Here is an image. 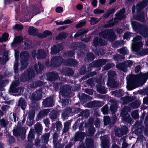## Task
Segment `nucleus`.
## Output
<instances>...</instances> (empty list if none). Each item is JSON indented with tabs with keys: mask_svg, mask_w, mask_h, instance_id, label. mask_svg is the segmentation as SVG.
<instances>
[{
	"mask_svg": "<svg viewBox=\"0 0 148 148\" xmlns=\"http://www.w3.org/2000/svg\"><path fill=\"white\" fill-rule=\"evenodd\" d=\"M133 118L135 119L138 118V111L135 110L131 114Z\"/></svg>",
	"mask_w": 148,
	"mask_h": 148,
	"instance_id": "nucleus-46",
	"label": "nucleus"
},
{
	"mask_svg": "<svg viewBox=\"0 0 148 148\" xmlns=\"http://www.w3.org/2000/svg\"><path fill=\"white\" fill-rule=\"evenodd\" d=\"M34 138V135L33 133L32 132H29V134L28 136V139L29 141L30 142V145H28L27 147L30 148L33 145V144L31 142L32 140Z\"/></svg>",
	"mask_w": 148,
	"mask_h": 148,
	"instance_id": "nucleus-24",
	"label": "nucleus"
},
{
	"mask_svg": "<svg viewBox=\"0 0 148 148\" xmlns=\"http://www.w3.org/2000/svg\"><path fill=\"white\" fill-rule=\"evenodd\" d=\"M86 22L84 21H81L76 25L75 27L76 28L80 27L86 24Z\"/></svg>",
	"mask_w": 148,
	"mask_h": 148,
	"instance_id": "nucleus-48",
	"label": "nucleus"
},
{
	"mask_svg": "<svg viewBox=\"0 0 148 148\" xmlns=\"http://www.w3.org/2000/svg\"><path fill=\"white\" fill-rule=\"evenodd\" d=\"M43 104L45 107H49L52 106L53 105V100L51 97L48 98L43 102Z\"/></svg>",
	"mask_w": 148,
	"mask_h": 148,
	"instance_id": "nucleus-14",
	"label": "nucleus"
},
{
	"mask_svg": "<svg viewBox=\"0 0 148 148\" xmlns=\"http://www.w3.org/2000/svg\"><path fill=\"white\" fill-rule=\"evenodd\" d=\"M109 141L108 139L105 140H103L102 142L101 147L102 148H108L109 147V145L108 144Z\"/></svg>",
	"mask_w": 148,
	"mask_h": 148,
	"instance_id": "nucleus-32",
	"label": "nucleus"
},
{
	"mask_svg": "<svg viewBox=\"0 0 148 148\" xmlns=\"http://www.w3.org/2000/svg\"><path fill=\"white\" fill-rule=\"evenodd\" d=\"M129 111L128 110V108L127 106H125L122 109L121 115L122 117V119L126 121H128L130 119V115L127 114L128 111Z\"/></svg>",
	"mask_w": 148,
	"mask_h": 148,
	"instance_id": "nucleus-8",
	"label": "nucleus"
},
{
	"mask_svg": "<svg viewBox=\"0 0 148 148\" xmlns=\"http://www.w3.org/2000/svg\"><path fill=\"white\" fill-rule=\"evenodd\" d=\"M42 98L41 92L40 90H37L34 92L32 95L31 98L33 102L40 100Z\"/></svg>",
	"mask_w": 148,
	"mask_h": 148,
	"instance_id": "nucleus-10",
	"label": "nucleus"
},
{
	"mask_svg": "<svg viewBox=\"0 0 148 148\" xmlns=\"http://www.w3.org/2000/svg\"><path fill=\"white\" fill-rule=\"evenodd\" d=\"M9 108V106H8L7 105H4L2 106V109L3 110L5 111L7 110Z\"/></svg>",
	"mask_w": 148,
	"mask_h": 148,
	"instance_id": "nucleus-60",
	"label": "nucleus"
},
{
	"mask_svg": "<svg viewBox=\"0 0 148 148\" xmlns=\"http://www.w3.org/2000/svg\"><path fill=\"white\" fill-rule=\"evenodd\" d=\"M104 122L105 125L108 124L110 121V119L108 116H105L104 117Z\"/></svg>",
	"mask_w": 148,
	"mask_h": 148,
	"instance_id": "nucleus-51",
	"label": "nucleus"
},
{
	"mask_svg": "<svg viewBox=\"0 0 148 148\" xmlns=\"http://www.w3.org/2000/svg\"><path fill=\"white\" fill-rule=\"evenodd\" d=\"M50 134L47 133L45 134L42 137V139L44 140L45 142H47L49 139Z\"/></svg>",
	"mask_w": 148,
	"mask_h": 148,
	"instance_id": "nucleus-49",
	"label": "nucleus"
},
{
	"mask_svg": "<svg viewBox=\"0 0 148 148\" xmlns=\"http://www.w3.org/2000/svg\"><path fill=\"white\" fill-rule=\"evenodd\" d=\"M51 34V32L48 30L45 31L43 34H39L38 36L39 37L43 38H44L46 37L47 36H50Z\"/></svg>",
	"mask_w": 148,
	"mask_h": 148,
	"instance_id": "nucleus-23",
	"label": "nucleus"
},
{
	"mask_svg": "<svg viewBox=\"0 0 148 148\" xmlns=\"http://www.w3.org/2000/svg\"><path fill=\"white\" fill-rule=\"evenodd\" d=\"M148 78V73H140L137 76L129 75L127 77V87L129 90H132L138 87V84L140 83L144 84Z\"/></svg>",
	"mask_w": 148,
	"mask_h": 148,
	"instance_id": "nucleus-1",
	"label": "nucleus"
},
{
	"mask_svg": "<svg viewBox=\"0 0 148 148\" xmlns=\"http://www.w3.org/2000/svg\"><path fill=\"white\" fill-rule=\"evenodd\" d=\"M69 100H63L62 101V105L63 106H64L65 105H67L69 103H68L67 102Z\"/></svg>",
	"mask_w": 148,
	"mask_h": 148,
	"instance_id": "nucleus-59",
	"label": "nucleus"
},
{
	"mask_svg": "<svg viewBox=\"0 0 148 148\" xmlns=\"http://www.w3.org/2000/svg\"><path fill=\"white\" fill-rule=\"evenodd\" d=\"M63 49L62 44H58L53 45L51 48V53L52 54L56 53Z\"/></svg>",
	"mask_w": 148,
	"mask_h": 148,
	"instance_id": "nucleus-12",
	"label": "nucleus"
},
{
	"mask_svg": "<svg viewBox=\"0 0 148 148\" xmlns=\"http://www.w3.org/2000/svg\"><path fill=\"white\" fill-rule=\"evenodd\" d=\"M38 32V30L32 26H30L28 30V32L29 34L33 36L36 35Z\"/></svg>",
	"mask_w": 148,
	"mask_h": 148,
	"instance_id": "nucleus-19",
	"label": "nucleus"
},
{
	"mask_svg": "<svg viewBox=\"0 0 148 148\" xmlns=\"http://www.w3.org/2000/svg\"><path fill=\"white\" fill-rule=\"evenodd\" d=\"M50 110L49 109H45L40 112L38 114V116L39 117H42L46 115L49 112Z\"/></svg>",
	"mask_w": 148,
	"mask_h": 148,
	"instance_id": "nucleus-25",
	"label": "nucleus"
},
{
	"mask_svg": "<svg viewBox=\"0 0 148 148\" xmlns=\"http://www.w3.org/2000/svg\"><path fill=\"white\" fill-rule=\"evenodd\" d=\"M8 121L3 119H0V129L3 127H5L8 124Z\"/></svg>",
	"mask_w": 148,
	"mask_h": 148,
	"instance_id": "nucleus-20",
	"label": "nucleus"
},
{
	"mask_svg": "<svg viewBox=\"0 0 148 148\" xmlns=\"http://www.w3.org/2000/svg\"><path fill=\"white\" fill-rule=\"evenodd\" d=\"M84 137V134L83 132H80L76 133L75 138V140H81Z\"/></svg>",
	"mask_w": 148,
	"mask_h": 148,
	"instance_id": "nucleus-16",
	"label": "nucleus"
},
{
	"mask_svg": "<svg viewBox=\"0 0 148 148\" xmlns=\"http://www.w3.org/2000/svg\"><path fill=\"white\" fill-rule=\"evenodd\" d=\"M148 53V49L143 50L141 52H140V55L141 56H143L147 54Z\"/></svg>",
	"mask_w": 148,
	"mask_h": 148,
	"instance_id": "nucleus-53",
	"label": "nucleus"
},
{
	"mask_svg": "<svg viewBox=\"0 0 148 148\" xmlns=\"http://www.w3.org/2000/svg\"><path fill=\"white\" fill-rule=\"evenodd\" d=\"M86 92L90 95H92L93 94V91L91 89H87L86 90Z\"/></svg>",
	"mask_w": 148,
	"mask_h": 148,
	"instance_id": "nucleus-58",
	"label": "nucleus"
},
{
	"mask_svg": "<svg viewBox=\"0 0 148 148\" xmlns=\"http://www.w3.org/2000/svg\"><path fill=\"white\" fill-rule=\"evenodd\" d=\"M77 8L78 10H81L83 8V6L81 4H78L77 6Z\"/></svg>",
	"mask_w": 148,
	"mask_h": 148,
	"instance_id": "nucleus-62",
	"label": "nucleus"
},
{
	"mask_svg": "<svg viewBox=\"0 0 148 148\" xmlns=\"http://www.w3.org/2000/svg\"><path fill=\"white\" fill-rule=\"evenodd\" d=\"M86 143L88 145L90 144L92 145L93 143V140L90 138H88L86 140Z\"/></svg>",
	"mask_w": 148,
	"mask_h": 148,
	"instance_id": "nucleus-55",
	"label": "nucleus"
},
{
	"mask_svg": "<svg viewBox=\"0 0 148 148\" xmlns=\"http://www.w3.org/2000/svg\"><path fill=\"white\" fill-rule=\"evenodd\" d=\"M97 90L98 92L102 94H105L106 92V90L104 86H98Z\"/></svg>",
	"mask_w": 148,
	"mask_h": 148,
	"instance_id": "nucleus-33",
	"label": "nucleus"
},
{
	"mask_svg": "<svg viewBox=\"0 0 148 148\" xmlns=\"http://www.w3.org/2000/svg\"><path fill=\"white\" fill-rule=\"evenodd\" d=\"M43 65L40 63H36L34 66V69L37 73H40L42 69Z\"/></svg>",
	"mask_w": 148,
	"mask_h": 148,
	"instance_id": "nucleus-21",
	"label": "nucleus"
},
{
	"mask_svg": "<svg viewBox=\"0 0 148 148\" xmlns=\"http://www.w3.org/2000/svg\"><path fill=\"white\" fill-rule=\"evenodd\" d=\"M117 105L116 104L114 105H112L110 107V109L111 112L113 113L116 111L117 108Z\"/></svg>",
	"mask_w": 148,
	"mask_h": 148,
	"instance_id": "nucleus-44",
	"label": "nucleus"
},
{
	"mask_svg": "<svg viewBox=\"0 0 148 148\" xmlns=\"http://www.w3.org/2000/svg\"><path fill=\"white\" fill-rule=\"evenodd\" d=\"M99 36L101 37H102L111 41H113L116 38V35L111 30H106L100 33Z\"/></svg>",
	"mask_w": 148,
	"mask_h": 148,
	"instance_id": "nucleus-3",
	"label": "nucleus"
},
{
	"mask_svg": "<svg viewBox=\"0 0 148 148\" xmlns=\"http://www.w3.org/2000/svg\"><path fill=\"white\" fill-rule=\"evenodd\" d=\"M115 134L117 136L121 137L123 134V133L118 128L115 131Z\"/></svg>",
	"mask_w": 148,
	"mask_h": 148,
	"instance_id": "nucleus-47",
	"label": "nucleus"
},
{
	"mask_svg": "<svg viewBox=\"0 0 148 148\" xmlns=\"http://www.w3.org/2000/svg\"><path fill=\"white\" fill-rule=\"evenodd\" d=\"M29 55L28 53L26 51L22 52L20 55L21 67V70L25 68L27 65V61L29 59Z\"/></svg>",
	"mask_w": 148,
	"mask_h": 148,
	"instance_id": "nucleus-6",
	"label": "nucleus"
},
{
	"mask_svg": "<svg viewBox=\"0 0 148 148\" xmlns=\"http://www.w3.org/2000/svg\"><path fill=\"white\" fill-rule=\"evenodd\" d=\"M100 121L99 120H97L95 122V125L96 127H98L100 126Z\"/></svg>",
	"mask_w": 148,
	"mask_h": 148,
	"instance_id": "nucleus-64",
	"label": "nucleus"
},
{
	"mask_svg": "<svg viewBox=\"0 0 148 148\" xmlns=\"http://www.w3.org/2000/svg\"><path fill=\"white\" fill-rule=\"evenodd\" d=\"M77 64V62L75 60H73L72 59L69 60L68 62L65 64L66 65L69 66H74Z\"/></svg>",
	"mask_w": 148,
	"mask_h": 148,
	"instance_id": "nucleus-36",
	"label": "nucleus"
},
{
	"mask_svg": "<svg viewBox=\"0 0 148 148\" xmlns=\"http://www.w3.org/2000/svg\"><path fill=\"white\" fill-rule=\"evenodd\" d=\"M62 61V59L60 57L53 58L51 60V65L53 67L59 65Z\"/></svg>",
	"mask_w": 148,
	"mask_h": 148,
	"instance_id": "nucleus-11",
	"label": "nucleus"
},
{
	"mask_svg": "<svg viewBox=\"0 0 148 148\" xmlns=\"http://www.w3.org/2000/svg\"><path fill=\"white\" fill-rule=\"evenodd\" d=\"M48 78H49L50 80H54L58 77V75L54 73H51L47 75Z\"/></svg>",
	"mask_w": 148,
	"mask_h": 148,
	"instance_id": "nucleus-26",
	"label": "nucleus"
},
{
	"mask_svg": "<svg viewBox=\"0 0 148 148\" xmlns=\"http://www.w3.org/2000/svg\"><path fill=\"white\" fill-rule=\"evenodd\" d=\"M66 36V34L63 33H61L59 34L57 37V38L58 39L62 40L65 38Z\"/></svg>",
	"mask_w": 148,
	"mask_h": 148,
	"instance_id": "nucleus-41",
	"label": "nucleus"
},
{
	"mask_svg": "<svg viewBox=\"0 0 148 148\" xmlns=\"http://www.w3.org/2000/svg\"><path fill=\"white\" fill-rule=\"evenodd\" d=\"M140 102L137 101L132 103L131 105L132 107L133 108H136L139 106L140 104Z\"/></svg>",
	"mask_w": 148,
	"mask_h": 148,
	"instance_id": "nucleus-37",
	"label": "nucleus"
},
{
	"mask_svg": "<svg viewBox=\"0 0 148 148\" xmlns=\"http://www.w3.org/2000/svg\"><path fill=\"white\" fill-rule=\"evenodd\" d=\"M125 12V9H122L120 11H118L116 14V18L114 19L115 22H116V19L121 20L125 17L124 13Z\"/></svg>",
	"mask_w": 148,
	"mask_h": 148,
	"instance_id": "nucleus-15",
	"label": "nucleus"
},
{
	"mask_svg": "<svg viewBox=\"0 0 148 148\" xmlns=\"http://www.w3.org/2000/svg\"><path fill=\"white\" fill-rule=\"evenodd\" d=\"M35 128L37 131H41L42 128L41 125L39 123H37L35 125Z\"/></svg>",
	"mask_w": 148,
	"mask_h": 148,
	"instance_id": "nucleus-45",
	"label": "nucleus"
},
{
	"mask_svg": "<svg viewBox=\"0 0 148 148\" xmlns=\"http://www.w3.org/2000/svg\"><path fill=\"white\" fill-rule=\"evenodd\" d=\"M14 51L15 60L14 64V68L15 72L16 73L18 70V61L19 52L16 50H15Z\"/></svg>",
	"mask_w": 148,
	"mask_h": 148,
	"instance_id": "nucleus-13",
	"label": "nucleus"
},
{
	"mask_svg": "<svg viewBox=\"0 0 148 148\" xmlns=\"http://www.w3.org/2000/svg\"><path fill=\"white\" fill-rule=\"evenodd\" d=\"M32 55L33 57H36L37 58L40 59L45 58L46 53L44 51L38 50L34 51L32 53Z\"/></svg>",
	"mask_w": 148,
	"mask_h": 148,
	"instance_id": "nucleus-7",
	"label": "nucleus"
},
{
	"mask_svg": "<svg viewBox=\"0 0 148 148\" xmlns=\"http://www.w3.org/2000/svg\"><path fill=\"white\" fill-rule=\"evenodd\" d=\"M112 94L117 97H120L123 95V92L121 90H119L114 91Z\"/></svg>",
	"mask_w": 148,
	"mask_h": 148,
	"instance_id": "nucleus-35",
	"label": "nucleus"
},
{
	"mask_svg": "<svg viewBox=\"0 0 148 148\" xmlns=\"http://www.w3.org/2000/svg\"><path fill=\"white\" fill-rule=\"evenodd\" d=\"M14 93H16L17 95H19L20 94L19 88H16L14 90Z\"/></svg>",
	"mask_w": 148,
	"mask_h": 148,
	"instance_id": "nucleus-63",
	"label": "nucleus"
},
{
	"mask_svg": "<svg viewBox=\"0 0 148 148\" xmlns=\"http://www.w3.org/2000/svg\"><path fill=\"white\" fill-rule=\"evenodd\" d=\"M106 44V42H103V40H98V38H95L93 41V44L95 46L98 45L99 44L102 45H104Z\"/></svg>",
	"mask_w": 148,
	"mask_h": 148,
	"instance_id": "nucleus-22",
	"label": "nucleus"
},
{
	"mask_svg": "<svg viewBox=\"0 0 148 148\" xmlns=\"http://www.w3.org/2000/svg\"><path fill=\"white\" fill-rule=\"evenodd\" d=\"M56 11L57 13H60L63 11V8L61 7H58L56 8Z\"/></svg>",
	"mask_w": 148,
	"mask_h": 148,
	"instance_id": "nucleus-57",
	"label": "nucleus"
},
{
	"mask_svg": "<svg viewBox=\"0 0 148 148\" xmlns=\"http://www.w3.org/2000/svg\"><path fill=\"white\" fill-rule=\"evenodd\" d=\"M88 31L87 30L82 29L79 31L74 35L75 38H77L82 34L88 32Z\"/></svg>",
	"mask_w": 148,
	"mask_h": 148,
	"instance_id": "nucleus-30",
	"label": "nucleus"
},
{
	"mask_svg": "<svg viewBox=\"0 0 148 148\" xmlns=\"http://www.w3.org/2000/svg\"><path fill=\"white\" fill-rule=\"evenodd\" d=\"M97 0H93L92 2V5L93 6L96 7L97 5Z\"/></svg>",
	"mask_w": 148,
	"mask_h": 148,
	"instance_id": "nucleus-61",
	"label": "nucleus"
},
{
	"mask_svg": "<svg viewBox=\"0 0 148 148\" xmlns=\"http://www.w3.org/2000/svg\"><path fill=\"white\" fill-rule=\"evenodd\" d=\"M10 118L11 120L13 121V119L14 122L18 120V118L16 117L15 114L14 113H11L10 115Z\"/></svg>",
	"mask_w": 148,
	"mask_h": 148,
	"instance_id": "nucleus-39",
	"label": "nucleus"
},
{
	"mask_svg": "<svg viewBox=\"0 0 148 148\" xmlns=\"http://www.w3.org/2000/svg\"><path fill=\"white\" fill-rule=\"evenodd\" d=\"M140 33L143 36L145 37H147L148 36V30L146 29L141 32Z\"/></svg>",
	"mask_w": 148,
	"mask_h": 148,
	"instance_id": "nucleus-52",
	"label": "nucleus"
},
{
	"mask_svg": "<svg viewBox=\"0 0 148 148\" xmlns=\"http://www.w3.org/2000/svg\"><path fill=\"white\" fill-rule=\"evenodd\" d=\"M101 111L104 114H106L108 112V107L106 105L101 108Z\"/></svg>",
	"mask_w": 148,
	"mask_h": 148,
	"instance_id": "nucleus-42",
	"label": "nucleus"
},
{
	"mask_svg": "<svg viewBox=\"0 0 148 148\" xmlns=\"http://www.w3.org/2000/svg\"><path fill=\"white\" fill-rule=\"evenodd\" d=\"M9 36L8 34L6 33H4L1 37L0 38V42H2L3 41H5L8 40Z\"/></svg>",
	"mask_w": 148,
	"mask_h": 148,
	"instance_id": "nucleus-31",
	"label": "nucleus"
},
{
	"mask_svg": "<svg viewBox=\"0 0 148 148\" xmlns=\"http://www.w3.org/2000/svg\"><path fill=\"white\" fill-rule=\"evenodd\" d=\"M99 20L97 18L92 17L90 21L91 24L93 25L98 22Z\"/></svg>",
	"mask_w": 148,
	"mask_h": 148,
	"instance_id": "nucleus-38",
	"label": "nucleus"
},
{
	"mask_svg": "<svg viewBox=\"0 0 148 148\" xmlns=\"http://www.w3.org/2000/svg\"><path fill=\"white\" fill-rule=\"evenodd\" d=\"M23 26L21 25L16 24L13 27V28L14 29H17L20 30L23 29Z\"/></svg>",
	"mask_w": 148,
	"mask_h": 148,
	"instance_id": "nucleus-43",
	"label": "nucleus"
},
{
	"mask_svg": "<svg viewBox=\"0 0 148 148\" xmlns=\"http://www.w3.org/2000/svg\"><path fill=\"white\" fill-rule=\"evenodd\" d=\"M118 51L121 53L126 55L128 53L129 51L127 48L123 47L121 49H119Z\"/></svg>",
	"mask_w": 148,
	"mask_h": 148,
	"instance_id": "nucleus-34",
	"label": "nucleus"
},
{
	"mask_svg": "<svg viewBox=\"0 0 148 148\" xmlns=\"http://www.w3.org/2000/svg\"><path fill=\"white\" fill-rule=\"evenodd\" d=\"M112 65L111 64H106L104 67V69L106 70L110 69L112 66Z\"/></svg>",
	"mask_w": 148,
	"mask_h": 148,
	"instance_id": "nucleus-56",
	"label": "nucleus"
},
{
	"mask_svg": "<svg viewBox=\"0 0 148 148\" xmlns=\"http://www.w3.org/2000/svg\"><path fill=\"white\" fill-rule=\"evenodd\" d=\"M19 104L22 108L24 110L26 107L27 103L23 99H20L19 100Z\"/></svg>",
	"mask_w": 148,
	"mask_h": 148,
	"instance_id": "nucleus-27",
	"label": "nucleus"
},
{
	"mask_svg": "<svg viewBox=\"0 0 148 148\" xmlns=\"http://www.w3.org/2000/svg\"><path fill=\"white\" fill-rule=\"evenodd\" d=\"M114 8L108 10L106 13L104 14L103 15V17L104 18H106L108 17L111 14L114 13Z\"/></svg>",
	"mask_w": 148,
	"mask_h": 148,
	"instance_id": "nucleus-29",
	"label": "nucleus"
},
{
	"mask_svg": "<svg viewBox=\"0 0 148 148\" xmlns=\"http://www.w3.org/2000/svg\"><path fill=\"white\" fill-rule=\"evenodd\" d=\"M121 100L123 101V103L125 104L132 101L133 98L130 97H127L122 98Z\"/></svg>",
	"mask_w": 148,
	"mask_h": 148,
	"instance_id": "nucleus-28",
	"label": "nucleus"
},
{
	"mask_svg": "<svg viewBox=\"0 0 148 148\" xmlns=\"http://www.w3.org/2000/svg\"><path fill=\"white\" fill-rule=\"evenodd\" d=\"M109 79L112 77H113L115 75V73L114 71H109L108 73Z\"/></svg>",
	"mask_w": 148,
	"mask_h": 148,
	"instance_id": "nucleus-54",
	"label": "nucleus"
},
{
	"mask_svg": "<svg viewBox=\"0 0 148 148\" xmlns=\"http://www.w3.org/2000/svg\"><path fill=\"white\" fill-rule=\"evenodd\" d=\"M133 36V34L128 32L125 33L123 36L124 38L128 40L130 38Z\"/></svg>",
	"mask_w": 148,
	"mask_h": 148,
	"instance_id": "nucleus-40",
	"label": "nucleus"
},
{
	"mask_svg": "<svg viewBox=\"0 0 148 148\" xmlns=\"http://www.w3.org/2000/svg\"><path fill=\"white\" fill-rule=\"evenodd\" d=\"M131 25L133 28L135 30L140 29L142 28V26L138 23L132 21L131 22Z\"/></svg>",
	"mask_w": 148,
	"mask_h": 148,
	"instance_id": "nucleus-18",
	"label": "nucleus"
},
{
	"mask_svg": "<svg viewBox=\"0 0 148 148\" xmlns=\"http://www.w3.org/2000/svg\"><path fill=\"white\" fill-rule=\"evenodd\" d=\"M132 64V62L130 61H127L124 64H117L116 66V67L121 70L124 72H125L126 70L125 68H126L127 66L130 67Z\"/></svg>",
	"mask_w": 148,
	"mask_h": 148,
	"instance_id": "nucleus-9",
	"label": "nucleus"
},
{
	"mask_svg": "<svg viewBox=\"0 0 148 148\" xmlns=\"http://www.w3.org/2000/svg\"><path fill=\"white\" fill-rule=\"evenodd\" d=\"M104 12L103 10H101L96 9L93 10V13L95 14H98Z\"/></svg>",
	"mask_w": 148,
	"mask_h": 148,
	"instance_id": "nucleus-50",
	"label": "nucleus"
},
{
	"mask_svg": "<svg viewBox=\"0 0 148 148\" xmlns=\"http://www.w3.org/2000/svg\"><path fill=\"white\" fill-rule=\"evenodd\" d=\"M141 37L139 36H137L134 38L132 40V49L136 51H138L139 49L142 46V42L140 41Z\"/></svg>",
	"mask_w": 148,
	"mask_h": 148,
	"instance_id": "nucleus-5",
	"label": "nucleus"
},
{
	"mask_svg": "<svg viewBox=\"0 0 148 148\" xmlns=\"http://www.w3.org/2000/svg\"><path fill=\"white\" fill-rule=\"evenodd\" d=\"M147 5V1L145 0L142 2L138 4L135 6H134L132 8V12L133 13L136 12V10L137 13V16L136 17V18L138 20L142 21H143L144 20V13L141 10L146 5Z\"/></svg>",
	"mask_w": 148,
	"mask_h": 148,
	"instance_id": "nucleus-2",
	"label": "nucleus"
},
{
	"mask_svg": "<svg viewBox=\"0 0 148 148\" xmlns=\"http://www.w3.org/2000/svg\"><path fill=\"white\" fill-rule=\"evenodd\" d=\"M23 38L20 36L15 38L13 42L11 44L12 46L14 47L16 44L21 42L23 40Z\"/></svg>",
	"mask_w": 148,
	"mask_h": 148,
	"instance_id": "nucleus-17",
	"label": "nucleus"
},
{
	"mask_svg": "<svg viewBox=\"0 0 148 148\" xmlns=\"http://www.w3.org/2000/svg\"><path fill=\"white\" fill-rule=\"evenodd\" d=\"M34 76V71L32 69H29L25 72L20 78V80L23 82L29 81Z\"/></svg>",
	"mask_w": 148,
	"mask_h": 148,
	"instance_id": "nucleus-4",
	"label": "nucleus"
}]
</instances>
